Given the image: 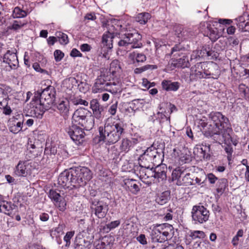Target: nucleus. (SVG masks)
<instances>
[{"instance_id": "bb28decb", "label": "nucleus", "mask_w": 249, "mask_h": 249, "mask_svg": "<svg viewBox=\"0 0 249 249\" xmlns=\"http://www.w3.org/2000/svg\"><path fill=\"white\" fill-rule=\"evenodd\" d=\"M128 57L132 61L133 64H135L136 63H143L146 60V56L142 53L133 52L129 53Z\"/></svg>"}, {"instance_id": "b1692460", "label": "nucleus", "mask_w": 249, "mask_h": 249, "mask_svg": "<svg viewBox=\"0 0 249 249\" xmlns=\"http://www.w3.org/2000/svg\"><path fill=\"white\" fill-rule=\"evenodd\" d=\"M179 83L177 82L164 80L161 82L162 88L166 91H177L179 88Z\"/></svg>"}, {"instance_id": "dca6fc26", "label": "nucleus", "mask_w": 249, "mask_h": 249, "mask_svg": "<svg viewBox=\"0 0 249 249\" xmlns=\"http://www.w3.org/2000/svg\"><path fill=\"white\" fill-rule=\"evenodd\" d=\"M219 131V138L220 139V144L221 142L224 143L229 144L230 142H232V139L231 134L232 132V129L229 126H223L222 128L220 129Z\"/></svg>"}, {"instance_id": "1a4fd4ad", "label": "nucleus", "mask_w": 249, "mask_h": 249, "mask_svg": "<svg viewBox=\"0 0 249 249\" xmlns=\"http://www.w3.org/2000/svg\"><path fill=\"white\" fill-rule=\"evenodd\" d=\"M2 59L3 62L7 64L10 69L16 70L18 68V60L16 49L13 51L8 50L4 54Z\"/></svg>"}, {"instance_id": "f03ea898", "label": "nucleus", "mask_w": 249, "mask_h": 249, "mask_svg": "<svg viewBox=\"0 0 249 249\" xmlns=\"http://www.w3.org/2000/svg\"><path fill=\"white\" fill-rule=\"evenodd\" d=\"M55 89L51 86L43 90H37L35 93L33 100L38 105L40 112L42 114L50 108L55 97Z\"/></svg>"}, {"instance_id": "6e6d98bb", "label": "nucleus", "mask_w": 249, "mask_h": 249, "mask_svg": "<svg viewBox=\"0 0 249 249\" xmlns=\"http://www.w3.org/2000/svg\"><path fill=\"white\" fill-rule=\"evenodd\" d=\"M228 41L231 45L232 47L237 46L238 45L239 40L237 38L234 37H230L228 38Z\"/></svg>"}, {"instance_id": "aec40b11", "label": "nucleus", "mask_w": 249, "mask_h": 249, "mask_svg": "<svg viewBox=\"0 0 249 249\" xmlns=\"http://www.w3.org/2000/svg\"><path fill=\"white\" fill-rule=\"evenodd\" d=\"M70 174L69 170H65L61 173L58 178V183L63 187H69L70 186H71Z\"/></svg>"}, {"instance_id": "39448f33", "label": "nucleus", "mask_w": 249, "mask_h": 249, "mask_svg": "<svg viewBox=\"0 0 249 249\" xmlns=\"http://www.w3.org/2000/svg\"><path fill=\"white\" fill-rule=\"evenodd\" d=\"M192 217L195 224H202L207 221L210 216L209 211L202 205H195L193 207Z\"/></svg>"}, {"instance_id": "de8ad7c7", "label": "nucleus", "mask_w": 249, "mask_h": 249, "mask_svg": "<svg viewBox=\"0 0 249 249\" xmlns=\"http://www.w3.org/2000/svg\"><path fill=\"white\" fill-rule=\"evenodd\" d=\"M156 68V66L155 65H147L141 68H136L134 70V72L136 74H140L143 71H144L150 69Z\"/></svg>"}, {"instance_id": "2eb2a0df", "label": "nucleus", "mask_w": 249, "mask_h": 249, "mask_svg": "<svg viewBox=\"0 0 249 249\" xmlns=\"http://www.w3.org/2000/svg\"><path fill=\"white\" fill-rule=\"evenodd\" d=\"M77 173L78 174L80 179L83 181L81 183L82 186L86 184L87 181H89L92 178V174L89 169L85 167H76Z\"/></svg>"}, {"instance_id": "72a5a7b5", "label": "nucleus", "mask_w": 249, "mask_h": 249, "mask_svg": "<svg viewBox=\"0 0 249 249\" xmlns=\"http://www.w3.org/2000/svg\"><path fill=\"white\" fill-rule=\"evenodd\" d=\"M170 193L169 191H165L162 193L156 199L157 202L161 205L166 204L170 199Z\"/></svg>"}, {"instance_id": "473e14b6", "label": "nucleus", "mask_w": 249, "mask_h": 249, "mask_svg": "<svg viewBox=\"0 0 249 249\" xmlns=\"http://www.w3.org/2000/svg\"><path fill=\"white\" fill-rule=\"evenodd\" d=\"M213 52L210 50L209 47L207 46H204L200 50H198L196 51V56L200 57H205V56H210L213 54Z\"/></svg>"}, {"instance_id": "6e6552de", "label": "nucleus", "mask_w": 249, "mask_h": 249, "mask_svg": "<svg viewBox=\"0 0 249 249\" xmlns=\"http://www.w3.org/2000/svg\"><path fill=\"white\" fill-rule=\"evenodd\" d=\"M209 117L212 121V124L210 125L215 126L214 128L217 130H220V129L222 128L223 126H228V119L220 112H212L209 114Z\"/></svg>"}, {"instance_id": "7c9ffc66", "label": "nucleus", "mask_w": 249, "mask_h": 249, "mask_svg": "<svg viewBox=\"0 0 249 249\" xmlns=\"http://www.w3.org/2000/svg\"><path fill=\"white\" fill-rule=\"evenodd\" d=\"M90 247V242L89 241H86L83 238L76 239L75 242V249H89Z\"/></svg>"}, {"instance_id": "cd10ccee", "label": "nucleus", "mask_w": 249, "mask_h": 249, "mask_svg": "<svg viewBox=\"0 0 249 249\" xmlns=\"http://www.w3.org/2000/svg\"><path fill=\"white\" fill-rule=\"evenodd\" d=\"M114 38L113 35L107 32L104 34L102 37V44L104 46H106L107 49H111L113 47V39Z\"/></svg>"}, {"instance_id": "a18cd8bd", "label": "nucleus", "mask_w": 249, "mask_h": 249, "mask_svg": "<svg viewBox=\"0 0 249 249\" xmlns=\"http://www.w3.org/2000/svg\"><path fill=\"white\" fill-rule=\"evenodd\" d=\"M190 236L192 237V239L194 240L196 238H204L205 237V233L200 231H195L191 232Z\"/></svg>"}, {"instance_id": "9b49d317", "label": "nucleus", "mask_w": 249, "mask_h": 249, "mask_svg": "<svg viewBox=\"0 0 249 249\" xmlns=\"http://www.w3.org/2000/svg\"><path fill=\"white\" fill-rule=\"evenodd\" d=\"M109 85L110 84L107 82L105 75H101L96 79V81L92 88V91L95 93H97L106 90L107 88Z\"/></svg>"}, {"instance_id": "864d4df0", "label": "nucleus", "mask_w": 249, "mask_h": 249, "mask_svg": "<svg viewBox=\"0 0 249 249\" xmlns=\"http://www.w3.org/2000/svg\"><path fill=\"white\" fill-rule=\"evenodd\" d=\"M231 142H230L229 144L224 143L225 144V148L224 149L226 152L228 154V160H230V159L231 157L232 153L233 152L232 147H231Z\"/></svg>"}, {"instance_id": "c85d7f7f", "label": "nucleus", "mask_w": 249, "mask_h": 249, "mask_svg": "<svg viewBox=\"0 0 249 249\" xmlns=\"http://www.w3.org/2000/svg\"><path fill=\"white\" fill-rule=\"evenodd\" d=\"M108 237L105 236L95 243L96 249H110L111 246Z\"/></svg>"}, {"instance_id": "58836bf2", "label": "nucleus", "mask_w": 249, "mask_h": 249, "mask_svg": "<svg viewBox=\"0 0 249 249\" xmlns=\"http://www.w3.org/2000/svg\"><path fill=\"white\" fill-rule=\"evenodd\" d=\"M183 172L181 171V169L177 168L173 170L172 174V178L173 180H177V184L178 185H182V183L180 181H179V178L181 177Z\"/></svg>"}, {"instance_id": "a211bd4d", "label": "nucleus", "mask_w": 249, "mask_h": 249, "mask_svg": "<svg viewBox=\"0 0 249 249\" xmlns=\"http://www.w3.org/2000/svg\"><path fill=\"white\" fill-rule=\"evenodd\" d=\"M89 111L84 108H79L75 111L72 117L71 122L77 124L85 119L89 114Z\"/></svg>"}, {"instance_id": "13d9d810", "label": "nucleus", "mask_w": 249, "mask_h": 249, "mask_svg": "<svg viewBox=\"0 0 249 249\" xmlns=\"http://www.w3.org/2000/svg\"><path fill=\"white\" fill-rule=\"evenodd\" d=\"M137 240L142 244L146 245L147 244L146 239L144 234H141L137 237Z\"/></svg>"}, {"instance_id": "412c9836", "label": "nucleus", "mask_w": 249, "mask_h": 249, "mask_svg": "<svg viewBox=\"0 0 249 249\" xmlns=\"http://www.w3.org/2000/svg\"><path fill=\"white\" fill-rule=\"evenodd\" d=\"M57 153V148L55 146L50 145L46 147L44 150V155L42 158V161L45 162L46 164H49L51 162L49 159V156L50 157L55 156Z\"/></svg>"}, {"instance_id": "a878e982", "label": "nucleus", "mask_w": 249, "mask_h": 249, "mask_svg": "<svg viewBox=\"0 0 249 249\" xmlns=\"http://www.w3.org/2000/svg\"><path fill=\"white\" fill-rule=\"evenodd\" d=\"M159 228L161 231L162 237H163L164 241H166L169 238H171L170 232L172 233L173 227L172 225L167 224H164L163 225L159 226Z\"/></svg>"}, {"instance_id": "7ed1b4c3", "label": "nucleus", "mask_w": 249, "mask_h": 249, "mask_svg": "<svg viewBox=\"0 0 249 249\" xmlns=\"http://www.w3.org/2000/svg\"><path fill=\"white\" fill-rule=\"evenodd\" d=\"M162 154L153 146L147 148L139 158L140 167H147L150 164L158 163L161 160Z\"/></svg>"}, {"instance_id": "69168bd1", "label": "nucleus", "mask_w": 249, "mask_h": 249, "mask_svg": "<svg viewBox=\"0 0 249 249\" xmlns=\"http://www.w3.org/2000/svg\"><path fill=\"white\" fill-rule=\"evenodd\" d=\"M227 179L225 178H222L221 179V186L220 187L217 188V190L218 192H221L222 189H224L226 186Z\"/></svg>"}, {"instance_id": "f704fd0d", "label": "nucleus", "mask_w": 249, "mask_h": 249, "mask_svg": "<svg viewBox=\"0 0 249 249\" xmlns=\"http://www.w3.org/2000/svg\"><path fill=\"white\" fill-rule=\"evenodd\" d=\"M132 146V142L131 141L127 139H123L122 140L121 144L120 146V149L122 152L126 153L130 150Z\"/></svg>"}, {"instance_id": "5fc2aeb1", "label": "nucleus", "mask_w": 249, "mask_h": 249, "mask_svg": "<svg viewBox=\"0 0 249 249\" xmlns=\"http://www.w3.org/2000/svg\"><path fill=\"white\" fill-rule=\"evenodd\" d=\"M54 56L55 60L59 61L64 57V53L60 50H56L54 52Z\"/></svg>"}, {"instance_id": "5701e85b", "label": "nucleus", "mask_w": 249, "mask_h": 249, "mask_svg": "<svg viewBox=\"0 0 249 249\" xmlns=\"http://www.w3.org/2000/svg\"><path fill=\"white\" fill-rule=\"evenodd\" d=\"M137 180L133 179H126L124 180V185L130 191L136 194L140 190Z\"/></svg>"}, {"instance_id": "052dcab7", "label": "nucleus", "mask_w": 249, "mask_h": 249, "mask_svg": "<svg viewBox=\"0 0 249 249\" xmlns=\"http://www.w3.org/2000/svg\"><path fill=\"white\" fill-rule=\"evenodd\" d=\"M23 25V24L19 23L18 21L15 20L13 22L10 29H14L15 30H18V29H20Z\"/></svg>"}, {"instance_id": "bf43d9fd", "label": "nucleus", "mask_w": 249, "mask_h": 249, "mask_svg": "<svg viewBox=\"0 0 249 249\" xmlns=\"http://www.w3.org/2000/svg\"><path fill=\"white\" fill-rule=\"evenodd\" d=\"M120 223L119 220H116L110 222L107 225V227L109 229H112L116 227H117Z\"/></svg>"}, {"instance_id": "393cba45", "label": "nucleus", "mask_w": 249, "mask_h": 249, "mask_svg": "<svg viewBox=\"0 0 249 249\" xmlns=\"http://www.w3.org/2000/svg\"><path fill=\"white\" fill-rule=\"evenodd\" d=\"M57 108L61 115L64 117H67L70 108L69 102L67 100L60 101L57 105Z\"/></svg>"}, {"instance_id": "4d7b16f0", "label": "nucleus", "mask_w": 249, "mask_h": 249, "mask_svg": "<svg viewBox=\"0 0 249 249\" xmlns=\"http://www.w3.org/2000/svg\"><path fill=\"white\" fill-rule=\"evenodd\" d=\"M207 178L211 184H213L218 179V178L212 173H209L207 175Z\"/></svg>"}, {"instance_id": "2f4dec72", "label": "nucleus", "mask_w": 249, "mask_h": 249, "mask_svg": "<svg viewBox=\"0 0 249 249\" xmlns=\"http://www.w3.org/2000/svg\"><path fill=\"white\" fill-rule=\"evenodd\" d=\"M176 35L178 38L185 39L189 36V32L181 26L178 25L175 27Z\"/></svg>"}, {"instance_id": "09e8293b", "label": "nucleus", "mask_w": 249, "mask_h": 249, "mask_svg": "<svg viewBox=\"0 0 249 249\" xmlns=\"http://www.w3.org/2000/svg\"><path fill=\"white\" fill-rule=\"evenodd\" d=\"M55 205L61 211H64L66 209V202L62 197L57 202H55Z\"/></svg>"}, {"instance_id": "8fccbe9b", "label": "nucleus", "mask_w": 249, "mask_h": 249, "mask_svg": "<svg viewBox=\"0 0 249 249\" xmlns=\"http://www.w3.org/2000/svg\"><path fill=\"white\" fill-rule=\"evenodd\" d=\"M63 224H59L58 226L56 227L54 230L51 231V235H53L56 236H59L60 234L63 233V229L64 228Z\"/></svg>"}, {"instance_id": "a19ab883", "label": "nucleus", "mask_w": 249, "mask_h": 249, "mask_svg": "<svg viewBox=\"0 0 249 249\" xmlns=\"http://www.w3.org/2000/svg\"><path fill=\"white\" fill-rule=\"evenodd\" d=\"M209 247L208 241L196 242L193 245V248L196 249H209Z\"/></svg>"}, {"instance_id": "774afa93", "label": "nucleus", "mask_w": 249, "mask_h": 249, "mask_svg": "<svg viewBox=\"0 0 249 249\" xmlns=\"http://www.w3.org/2000/svg\"><path fill=\"white\" fill-rule=\"evenodd\" d=\"M49 218V215L46 213H42L39 216V219L43 222L47 221Z\"/></svg>"}, {"instance_id": "e2e57ef3", "label": "nucleus", "mask_w": 249, "mask_h": 249, "mask_svg": "<svg viewBox=\"0 0 249 249\" xmlns=\"http://www.w3.org/2000/svg\"><path fill=\"white\" fill-rule=\"evenodd\" d=\"M70 55L72 57H81L82 56V53L76 49H73L71 52Z\"/></svg>"}, {"instance_id": "603ef678", "label": "nucleus", "mask_w": 249, "mask_h": 249, "mask_svg": "<svg viewBox=\"0 0 249 249\" xmlns=\"http://www.w3.org/2000/svg\"><path fill=\"white\" fill-rule=\"evenodd\" d=\"M74 234V231H71L67 232L66 234L64 237V240L66 242L65 246L66 247H68L70 246L71 243V239L73 236Z\"/></svg>"}, {"instance_id": "f257e3e1", "label": "nucleus", "mask_w": 249, "mask_h": 249, "mask_svg": "<svg viewBox=\"0 0 249 249\" xmlns=\"http://www.w3.org/2000/svg\"><path fill=\"white\" fill-rule=\"evenodd\" d=\"M100 141H103L108 144H114L120 139L124 133V124L122 123H109L107 122L104 127L99 128Z\"/></svg>"}, {"instance_id": "4be33fe9", "label": "nucleus", "mask_w": 249, "mask_h": 249, "mask_svg": "<svg viewBox=\"0 0 249 249\" xmlns=\"http://www.w3.org/2000/svg\"><path fill=\"white\" fill-rule=\"evenodd\" d=\"M94 118L91 115H89L85 119L82 120L80 123H77L78 125H80L83 127V129L86 130H91L94 126Z\"/></svg>"}, {"instance_id": "79ce46f5", "label": "nucleus", "mask_w": 249, "mask_h": 249, "mask_svg": "<svg viewBox=\"0 0 249 249\" xmlns=\"http://www.w3.org/2000/svg\"><path fill=\"white\" fill-rule=\"evenodd\" d=\"M13 15L14 18H20L26 17L27 13L19 7H17L14 9Z\"/></svg>"}, {"instance_id": "c03bdc74", "label": "nucleus", "mask_w": 249, "mask_h": 249, "mask_svg": "<svg viewBox=\"0 0 249 249\" xmlns=\"http://www.w3.org/2000/svg\"><path fill=\"white\" fill-rule=\"evenodd\" d=\"M110 85L107 88V91H108L112 94H116L120 92V86L117 85L115 83H109Z\"/></svg>"}, {"instance_id": "9d476101", "label": "nucleus", "mask_w": 249, "mask_h": 249, "mask_svg": "<svg viewBox=\"0 0 249 249\" xmlns=\"http://www.w3.org/2000/svg\"><path fill=\"white\" fill-rule=\"evenodd\" d=\"M31 166L28 161H19L16 166L15 174L19 177H26L31 174Z\"/></svg>"}, {"instance_id": "c756f323", "label": "nucleus", "mask_w": 249, "mask_h": 249, "mask_svg": "<svg viewBox=\"0 0 249 249\" xmlns=\"http://www.w3.org/2000/svg\"><path fill=\"white\" fill-rule=\"evenodd\" d=\"M151 236L153 242L161 243L164 242L163 237H162L161 231L160 228L152 230Z\"/></svg>"}, {"instance_id": "3c124183", "label": "nucleus", "mask_w": 249, "mask_h": 249, "mask_svg": "<svg viewBox=\"0 0 249 249\" xmlns=\"http://www.w3.org/2000/svg\"><path fill=\"white\" fill-rule=\"evenodd\" d=\"M200 63H199V64L198 63V64H197V65H195V67H192L191 73V75H195L197 78H200L203 76V74H202V72L199 71H197L196 69V66H197L198 67L200 66Z\"/></svg>"}, {"instance_id": "20e7f679", "label": "nucleus", "mask_w": 249, "mask_h": 249, "mask_svg": "<svg viewBox=\"0 0 249 249\" xmlns=\"http://www.w3.org/2000/svg\"><path fill=\"white\" fill-rule=\"evenodd\" d=\"M141 39L142 36L137 32L125 34L118 42V45L120 47H126L131 45L132 49L140 48L142 46Z\"/></svg>"}, {"instance_id": "0e129e2a", "label": "nucleus", "mask_w": 249, "mask_h": 249, "mask_svg": "<svg viewBox=\"0 0 249 249\" xmlns=\"http://www.w3.org/2000/svg\"><path fill=\"white\" fill-rule=\"evenodd\" d=\"M91 47L88 44H83L81 45L80 49L82 52H89L90 50Z\"/></svg>"}, {"instance_id": "e433bc0d", "label": "nucleus", "mask_w": 249, "mask_h": 249, "mask_svg": "<svg viewBox=\"0 0 249 249\" xmlns=\"http://www.w3.org/2000/svg\"><path fill=\"white\" fill-rule=\"evenodd\" d=\"M220 130H217L216 128H213L212 130H210L208 132H206L205 134L207 136H210L215 142H218L220 144V139L219 137V133Z\"/></svg>"}, {"instance_id": "c9c22d12", "label": "nucleus", "mask_w": 249, "mask_h": 249, "mask_svg": "<svg viewBox=\"0 0 249 249\" xmlns=\"http://www.w3.org/2000/svg\"><path fill=\"white\" fill-rule=\"evenodd\" d=\"M22 120L19 122L14 121L13 125L11 126L10 127V130L11 132L14 134H17L22 130L23 123V116H22Z\"/></svg>"}, {"instance_id": "4c0bfd02", "label": "nucleus", "mask_w": 249, "mask_h": 249, "mask_svg": "<svg viewBox=\"0 0 249 249\" xmlns=\"http://www.w3.org/2000/svg\"><path fill=\"white\" fill-rule=\"evenodd\" d=\"M150 15L148 13H142L138 15L136 17V21L141 24H145L150 18Z\"/></svg>"}, {"instance_id": "423d86ee", "label": "nucleus", "mask_w": 249, "mask_h": 249, "mask_svg": "<svg viewBox=\"0 0 249 249\" xmlns=\"http://www.w3.org/2000/svg\"><path fill=\"white\" fill-rule=\"evenodd\" d=\"M66 131L77 144H79L84 141L85 133L83 129L78 126L77 124L71 123L66 128Z\"/></svg>"}, {"instance_id": "f3484780", "label": "nucleus", "mask_w": 249, "mask_h": 249, "mask_svg": "<svg viewBox=\"0 0 249 249\" xmlns=\"http://www.w3.org/2000/svg\"><path fill=\"white\" fill-rule=\"evenodd\" d=\"M167 167L165 164H159L154 169V178L159 181L166 180L167 178Z\"/></svg>"}, {"instance_id": "f8f14e48", "label": "nucleus", "mask_w": 249, "mask_h": 249, "mask_svg": "<svg viewBox=\"0 0 249 249\" xmlns=\"http://www.w3.org/2000/svg\"><path fill=\"white\" fill-rule=\"evenodd\" d=\"M18 210V206L11 202L0 200V212L11 216Z\"/></svg>"}, {"instance_id": "680f3d73", "label": "nucleus", "mask_w": 249, "mask_h": 249, "mask_svg": "<svg viewBox=\"0 0 249 249\" xmlns=\"http://www.w3.org/2000/svg\"><path fill=\"white\" fill-rule=\"evenodd\" d=\"M117 108V103L112 105L109 108V112L112 115H115Z\"/></svg>"}, {"instance_id": "4468645a", "label": "nucleus", "mask_w": 249, "mask_h": 249, "mask_svg": "<svg viewBox=\"0 0 249 249\" xmlns=\"http://www.w3.org/2000/svg\"><path fill=\"white\" fill-rule=\"evenodd\" d=\"M90 108L92 110L94 118L100 120L103 118L104 107L100 105L96 99L90 101Z\"/></svg>"}, {"instance_id": "ea45409f", "label": "nucleus", "mask_w": 249, "mask_h": 249, "mask_svg": "<svg viewBox=\"0 0 249 249\" xmlns=\"http://www.w3.org/2000/svg\"><path fill=\"white\" fill-rule=\"evenodd\" d=\"M177 61L176 65L178 67L184 68L189 66L188 59L186 56H183L182 58L177 59Z\"/></svg>"}, {"instance_id": "0eeeda50", "label": "nucleus", "mask_w": 249, "mask_h": 249, "mask_svg": "<svg viewBox=\"0 0 249 249\" xmlns=\"http://www.w3.org/2000/svg\"><path fill=\"white\" fill-rule=\"evenodd\" d=\"M91 213L99 218H103L107 215L108 205L103 200L94 201L91 206Z\"/></svg>"}, {"instance_id": "338daca9", "label": "nucleus", "mask_w": 249, "mask_h": 249, "mask_svg": "<svg viewBox=\"0 0 249 249\" xmlns=\"http://www.w3.org/2000/svg\"><path fill=\"white\" fill-rule=\"evenodd\" d=\"M243 18H239V22L237 24V26L240 29H242L244 31V26L246 25V21L244 20H242Z\"/></svg>"}, {"instance_id": "ddd939ff", "label": "nucleus", "mask_w": 249, "mask_h": 249, "mask_svg": "<svg viewBox=\"0 0 249 249\" xmlns=\"http://www.w3.org/2000/svg\"><path fill=\"white\" fill-rule=\"evenodd\" d=\"M139 174L142 181L147 184H149V178H154L153 167L150 168V165L147 166V167H140Z\"/></svg>"}, {"instance_id": "37998d69", "label": "nucleus", "mask_w": 249, "mask_h": 249, "mask_svg": "<svg viewBox=\"0 0 249 249\" xmlns=\"http://www.w3.org/2000/svg\"><path fill=\"white\" fill-rule=\"evenodd\" d=\"M56 38L59 39V41L61 44H67L68 42V38L67 35L60 32L56 33Z\"/></svg>"}, {"instance_id": "49530a36", "label": "nucleus", "mask_w": 249, "mask_h": 249, "mask_svg": "<svg viewBox=\"0 0 249 249\" xmlns=\"http://www.w3.org/2000/svg\"><path fill=\"white\" fill-rule=\"evenodd\" d=\"M49 197L55 202H57L58 200L61 199L62 197L60 194L56 191L50 190L49 194Z\"/></svg>"}, {"instance_id": "6ab92c4d", "label": "nucleus", "mask_w": 249, "mask_h": 249, "mask_svg": "<svg viewBox=\"0 0 249 249\" xmlns=\"http://www.w3.org/2000/svg\"><path fill=\"white\" fill-rule=\"evenodd\" d=\"M70 171V176L71 177L70 181L71 182V186L75 187H78L79 186H82L81 183L82 181L80 179L77 173V168H71L69 169Z\"/></svg>"}]
</instances>
